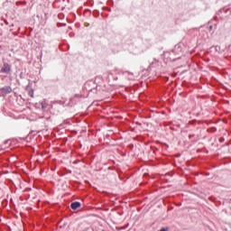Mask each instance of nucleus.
<instances>
[{
	"label": "nucleus",
	"mask_w": 231,
	"mask_h": 231,
	"mask_svg": "<svg viewBox=\"0 0 231 231\" xmlns=\"http://www.w3.org/2000/svg\"><path fill=\"white\" fill-rule=\"evenodd\" d=\"M172 53H181V46L180 44L175 45Z\"/></svg>",
	"instance_id": "5"
},
{
	"label": "nucleus",
	"mask_w": 231,
	"mask_h": 231,
	"mask_svg": "<svg viewBox=\"0 0 231 231\" xmlns=\"http://www.w3.org/2000/svg\"><path fill=\"white\" fill-rule=\"evenodd\" d=\"M115 80H118V78H115Z\"/></svg>",
	"instance_id": "14"
},
{
	"label": "nucleus",
	"mask_w": 231,
	"mask_h": 231,
	"mask_svg": "<svg viewBox=\"0 0 231 231\" xmlns=\"http://www.w3.org/2000/svg\"><path fill=\"white\" fill-rule=\"evenodd\" d=\"M29 96H30L32 98H33V89H31V90L29 91Z\"/></svg>",
	"instance_id": "7"
},
{
	"label": "nucleus",
	"mask_w": 231,
	"mask_h": 231,
	"mask_svg": "<svg viewBox=\"0 0 231 231\" xmlns=\"http://www.w3.org/2000/svg\"><path fill=\"white\" fill-rule=\"evenodd\" d=\"M129 79H130L131 80H133V77H130Z\"/></svg>",
	"instance_id": "15"
},
{
	"label": "nucleus",
	"mask_w": 231,
	"mask_h": 231,
	"mask_svg": "<svg viewBox=\"0 0 231 231\" xmlns=\"http://www.w3.org/2000/svg\"><path fill=\"white\" fill-rule=\"evenodd\" d=\"M169 229L162 227L160 231H168Z\"/></svg>",
	"instance_id": "11"
},
{
	"label": "nucleus",
	"mask_w": 231,
	"mask_h": 231,
	"mask_svg": "<svg viewBox=\"0 0 231 231\" xmlns=\"http://www.w3.org/2000/svg\"><path fill=\"white\" fill-rule=\"evenodd\" d=\"M158 60L154 59V61L152 62L151 66H154V64H157Z\"/></svg>",
	"instance_id": "9"
},
{
	"label": "nucleus",
	"mask_w": 231,
	"mask_h": 231,
	"mask_svg": "<svg viewBox=\"0 0 231 231\" xmlns=\"http://www.w3.org/2000/svg\"><path fill=\"white\" fill-rule=\"evenodd\" d=\"M90 91H93L95 93L97 91V88L90 89Z\"/></svg>",
	"instance_id": "12"
},
{
	"label": "nucleus",
	"mask_w": 231,
	"mask_h": 231,
	"mask_svg": "<svg viewBox=\"0 0 231 231\" xmlns=\"http://www.w3.org/2000/svg\"><path fill=\"white\" fill-rule=\"evenodd\" d=\"M41 106H42V110L46 111V108L48 107V103L46 101H42L41 103Z\"/></svg>",
	"instance_id": "6"
},
{
	"label": "nucleus",
	"mask_w": 231,
	"mask_h": 231,
	"mask_svg": "<svg viewBox=\"0 0 231 231\" xmlns=\"http://www.w3.org/2000/svg\"><path fill=\"white\" fill-rule=\"evenodd\" d=\"M222 142H225V138H222Z\"/></svg>",
	"instance_id": "16"
},
{
	"label": "nucleus",
	"mask_w": 231,
	"mask_h": 231,
	"mask_svg": "<svg viewBox=\"0 0 231 231\" xmlns=\"http://www.w3.org/2000/svg\"><path fill=\"white\" fill-rule=\"evenodd\" d=\"M80 202L76 201V202H72L70 204V208H72V210H77V208H80Z\"/></svg>",
	"instance_id": "4"
},
{
	"label": "nucleus",
	"mask_w": 231,
	"mask_h": 231,
	"mask_svg": "<svg viewBox=\"0 0 231 231\" xmlns=\"http://www.w3.org/2000/svg\"><path fill=\"white\" fill-rule=\"evenodd\" d=\"M212 30H214V26L209 25V26H208V32H212Z\"/></svg>",
	"instance_id": "10"
},
{
	"label": "nucleus",
	"mask_w": 231,
	"mask_h": 231,
	"mask_svg": "<svg viewBox=\"0 0 231 231\" xmlns=\"http://www.w3.org/2000/svg\"><path fill=\"white\" fill-rule=\"evenodd\" d=\"M0 73L10 75V73H12V64L8 63L6 60H4L2 61Z\"/></svg>",
	"instance_id": "1"
},
{
	"label": "nucleus",
	"mask_w": 231,
	"mask_h": 231,
	"mask_svg": "<svg viewBox=\"0 0 231 231\" xmlns=\"http://www.w3.org/2000/svg\"><path fill=\"white\" fill-rule=\"evenodd\" d=\"M60 104H61V105H64V102H62V101H60Z\"/></svg>",
	"instance_id": "13"
},
{
	"label": "nucleus",
	"mask_w": 231,
	"mask_h": 231,
	"mask_svg": "<svg viewBox=\"0 0 231 231\" xmlns=\"http://www.w3.org/2000/svg\"><path fill=\"white\" fill-rule=\"evenodd\" d=\"M189 138H192V135H189Z\"/></svg>",
	"instance_id": "17"
},
{
	"label": "nucleus",
	"mask_w": 231,
	"mask_h": 231,
	"mask_svg": "<svg viewBox=\"0 0 231 231\" xmlns=\"http://www.w3.org/2000/svg\"><path fill=\"white\" fill-rule=\"evenodd\" d=\"M80 101V95L76 94L73 97L69 99V106H75L77 102Z\"/></svg>",
	"instance_id": "2"
},
{
	"label": "nucleus",
	"mask_w": 231,
	"mask_h": 231,
	"mask_svg": "<svg viewBox=\"0 0 231 231\" xmlns=\"http://www.w3.org/2000/svg\"><path fill=\"white\" fill-rule=\"evenodd\" d=\"M228 10H230V8H227V9L223 8V9H222V12H225V14H227V13H228Z\"/></svg>",
	"instance_id": "8"
},
{
	"label": "nucleus",
	"mask_w": 231,
	"mask_h": 231,
	"mask_svg": "<svg viewBox=\"0 0 231 231\" xmlns=\"http://www.w3.org/2000/svg\"><path fill=\"white\" fill-rule=\"evenodd\" d=\"M0 91L2 93H5V95H9V93H12V87L10 86L4 87L0 88Z\"/></svg>",
	"instance_id": "3"
}]
</instances>
